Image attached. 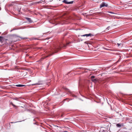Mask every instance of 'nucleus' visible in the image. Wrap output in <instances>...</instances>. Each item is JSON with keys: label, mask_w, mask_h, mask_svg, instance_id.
<instances>
[{"label": "nucleus", "mask_w": 132, "mask_h": 132, "mask_svg": "<svg viewBox=\"0 0 132 132\" xmlns=\"http://www.w3.org/2000/svg\"><path fill=\"white\" fill-rule=\"evenodd\" d=\"M26 18V19H27L30 22H32V21L30 18L27 17Z\"/></svg>", "instance_id": "nucleus-6"}, {"label": "nucleus", "mask_w": 132, "mask_h": 132, "mask_svg": "<svg viewBox=\"0 0 132 132\" xmlns=\"http://www.w3.org/2000/svg\"><path fill=\"white\" fill-rule=\"evenodd\" d=\"M109 13H112V14L114 13L112 12H109Z\"/></svg>", "instance_id": "nucleus-18"}, {"label": "nucleus", "mask_w": 132, "mask_h": 132, "mask_svg": "<svg viewBox=\"0 0 132 132\" xmlns=\"http://www.w3.org/2000/svg\"><path fill=\"white\" fill-rule=\"evenodd\" d=\"M108 6V5L107 4H106L104 2H103L100 5V8H101L102 7L105 6V7H107Z\"/></svg>", "instance_id": "nucleus-2"}, {"label": "nucleus", "mask_w": 132, "mask_h": 132, "mask_svg": "<svg viewBox=\"0 0 132 132\" xmlns=\"http://www.w3.org/2000/svg\"><path fill=\"white\" fill-rule=\"evenodd\" d=\"M63 132H68L67 131H63Z\"/></svg>", "instance_id": "nucleus-21"}, {"label": "nucleus", "mask_w": 132, "mask_h": 132, "mask_svg": "<svg viewBox=\"0 0 132 132\" xmlns=\"http://www.w3.org/2000/svg\"><path fill=\"white\" fill-rule=\"evenodd\" d=\"M11 122V123H16V122Z\"/></svg>", "instance_id": "nucleus-15"}, {"label": "nucleus", "mask_w": 132, "mask_h": 132, "mask_svg": "<svg viewBox=\"0 0 132 132\" xmlns=\"http://www.w3.org/2000/svg\"><path fill=\"white\" fill-rule=\"evenodd\" d=\"M16 86L17 87H23V86H24L25 85H24L19 84V85H16Z\"/></svg>", "instance_id": "nucleus-7"}, {"label": "nucleus", "mask_w": 132, "mask_h": 132, "mask_svg": "<svg viewBox=\"0 0 132 132\" xmlns=\"http://www.w3.org/2000/svg\"><path fill=\"white\" fill-rule=\"evenodd\" d=\"M116 126L118 127H120L123 126L124 125L122 123V124H121L120 123H118L117 124Z\"/></svg>", "instance_id": "nucleus-4"}, {"label": "nucleus", "mask_w": 132, "mask_h": 132, "mask_svg": "<svg viewBox=\"0 0 132 132\" xmlns=\"http://www.w3.org/2000/svg\"><path fill=\"white\" fill-rule=\"evenodd\" d=\"M52 54H50V55H52Z\"/></svg>", "instance_id": "nucleus-23"}, {"label": "nucleus", "mask_w": 132, "mask_h": 132, "mask_svg": "<svg viewBox=\"0 0 132 132\" xmlns=\"http://www.w3.org/2000/svg\"><path fill=\"white\" fill-rule=\"evenodd\" d=\"M93 73V72H92V71H91V75H92V73Z\"/></svg>", "instance_id": "nucleus-22"}, {"label": "nucleus", "mask_w": 132, "mask_h": 132, "mask_svg": "<svg viewBox=\"0 0 132 132\" xmlns=\"http://www.w3.org/2000/svg\"><path fill=\"white\" fill-rule=\"evenodd\" d=\"M22 38V39H26L27 38Z\"/></svg>", "instance_id": "nucleus-17"}, {"label": "nucleus", "mask_w": 132, "mask_h": 132, "mask_svg": "<svg viewBox=\"0 0 132 132\" xmlns=\"http://www.w3.org/2000/svg\"><path fill=\"white\" fill-rule=\"evenodd\" d=\"M3 40V38L1 37H0V42H2Z\"/></svg>", "instance_id": "nucleus-9"}, {"label": "nucleus", "mask_w": 132, "mask_h": 132, "mask_svg": "<svg viewBox=\"0 0 132 132\" xmlns=\"http://www.w3.org/2000/svg\"><path fill=\"white\" fill-rule=\"evenodd\" d=\"M96 70V69H92L91 68V71L92 70H93V71H94L95 70Z\"/></svg>", "instance_id": "nucleus-14"}, {"label": "nucleus", "mask_w": 132, "mask_h": 132, "mask_svg": "<svg viewBox=\"0 0 132 132\" xmlns=\"http://www.w3.org/2000/svg\"><path fill=\"white\" fill-rule=\"evenodd\" d=\"M91 81L94 82H96L97 81V79L96 78H95V79H92Z\"/></svg>", "instance_id": "nucleus-8"}, {"label": "nucleus", "mask_w": 132, "mask_h": 132, "mask_svg": "<svg viewBox=\"0 0 132 132\" xmlns=\"http://www.w3.org/2000/svg\"><path fill=\"white\" fill-rule=\"evenodd\" d=\"M81 36H84V37L86 36L87 37L88 36H91V34L89 33L88 34H85V35H81Z\"/></svg>", "instance_id": "nucleus-5"}, {"label": "nucleus", "mask_w": 132, "mask_h": 132, "mask_svg": "<svg viewBox=\"0 0 132 132\" xmlns=\"http://www.w3.org/2000/svg\"><path fill=\"white\" fill-rule=\"evenodd\" d=\"M63 2L66 4H71L73 3V1L68 2L66 0H64Z\"/></svg>", "instance_id": "nucleus-3"}, {"label": "nucleus", "mask_w": 132, "mask_h": 132, "mask_svg": "<svg viewBox=\"0 0 132 132\" xmlns=\"http://www.w3.org/2000/svg\"><path fill=\"white\" fill-rule=\"evenodd\" d=\"M1 10V8H0V10Z\"/></svg>", "instance_id": "nucleus-24"}, {"label": "nucleus", "mask_w": 132, "mask_h": 132, "mask_svg": "<svg viewBox=\"0 0 132 132\" xmlns=\"http://www.w3.org/2000/svg\"><path fill=\"white\" fill-rule=\"evenodd\" d=\"M38 84L37 83L35 84H34V85H38Z\"/></svg>", "instance_id": "nucleus-19"}, {"label": "nucleus", "mask_w": 132, "mask_h": 132, "mask_svg": "<svg viewBox=\"0 0 132 132\" xmlns=\"http://www.w3.org/2000/svg\"><path fill=\"white\" fill-rule=\"evenodd\" d=\"M104 49H105V50H110L109 49H107V48H104Z\"/></svg>", "instance_id": "nucleus-16"}, {"label": "nucleus", "mask_w": 132, "mask_h": 132, "mask_svg": "<svg viewBox=\"0 0 132 132\" xmlns=\"http://www.w3.org/2000/svg\"><path fill=\"white\" fill-rule=\"evenodd\" d=\"M117 45L119 47L121 45V43H117Z\"/></svg>", "instance_id": "nucleus-12"}, {"label": "nucleus", "mask_w": 132, "mask_h": 132, "mask_svg": "<svg viewBox=\"0 0 132 132\" xmlns=\"http://www.w3.org/2000/svg\"><path fill=\"white\" fill-rule=\"evenodd\" d=\"M63 46L60 45L59 46H56L55 45L53 46V47L51 48V51L52 52H53V53H54L57 52V51L56 50H59L61 48L63 47ZM63 47H65V45H63Z\"/></svg>", "instance_id": "nucleus-1"}, {"label": "nucleus", "mask_w": 132, "mask_h": 132, "mask_svg": "<svg viewBox=\"0 0 132 132\" xmlns=\"http://www.w3.org/2000/svg\"><path fill=\"white\" fill-rule=\"evenodd\" d=\"M88 46L89 47V46L88 45Z\"/></svg>", "instance_id": "nucleus-25"}, {"label": "nucleus", "mask_w": 132, "mask_h": 132, "mask_svg": "<svg viewBox=\"0 0 132 132\" xmlns=\"http://www.w3.org/2000/svg\"><path fill=\"white\" fill-rule=\"evenodd\" d=\"M94 35H92V34H91V36H94Z\"/></svg>", "instance_id": "nucleus-20"}, {"label": "nucleus", "mask_w": 132, "mask_h": 132, "mask_svg": "<svg viewBox=\"0 0 132 132\" xmlns=\"http://www.w3.org/2000/svg\"><path fill=\"white\" fill-rule=\"evenodd\" d=\"M11 104L14 107H15V105H14L12 103H11Z\"/></svg>", "instance_id": "nucleus-11"}, {"label": "nucleus", "mask_w": 132, "mask_h": 132, "mask_svg": "<svg viewBox=\"0 0 132 132\" xmlns=\"http://www.w3.org/2000/svg\"><path fill=\"white\" fill-rule=\"evenodd\" d=\"M85 72H87V71H85Z\"/></svg>", "instance_id": "nucleus-26"}, {"label": "nucleus", "mask_w": 132, "mask_h": 132, "mask_svg": "<svg viewBox=\"0 0 132 132\" xmlns=\"http://www.w3.org/2000/svg\"><path fill=\"white\" fill-rule=\"evenodd\" d=\"M109 28H110V27H109H109H108L106 29H108V30H109Z\"/></svg>", "instance_id": "nucleus-13"}, {"label": "nucleus", "mask_w": 132, "mask_h": 132, "mask_svg": "<svg viewBox=\"0 0 132 132\" xmlns=\"http://www.w3.org/2000/svg\"><path fill=\"white\" fill-rule=\"evenodd\" d=\"M95 77L94 76H91V80H92V79H94Z\"/></svg>", "instance_id": "nucleus-10"}]
</instances>
